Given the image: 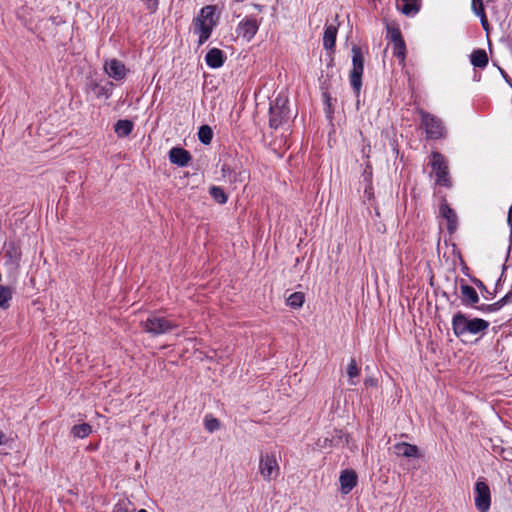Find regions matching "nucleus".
I'll use <instances>...</instances> for the list:
<instances>
[{"label":"nucleus","instance_id":"9","mask_svg":"<svg viewBox=\"0 0 512 512\" xmlns=\"http://www.w3.org/2000/svg\"><path fill=\"white\" fill-rule=\"evenodd\" d=\"M21 257L20 247L14 243H9L4 253L6 267L11 271H17L20 266Z\"/></svg>","mask_w":512,"mask_h":512},{"label":"nucleus","instance_id":"6","mask_svg":"<svg viewBox=\"0 0 512 512\" xmlns=\"http://www.w3.org/2000/svg\"><path fill=\"white\" fill-rule=\"evenodd\" d=\"M279 464L274 455L261 454L259 459V473L265 481H271L278 477Z\"/></svg>","mask_w":512,"mask_h":512},{"label":"nucleus","instance_id":"25","mask_svg":"<svg viewBox=\"0 0 512 512\" xmlns=\"http://www.w3.org/2000/svg\"><path fill=\"white\" fill-rule=\"evenodd\" d=\"M12 298V290L10 287L0 285V307L7 309L9 307V301Z\"/></svg>","mask_w":512,"mask_h":512},{"label":"nucleus","instance_id":"11","mask_svg":"<svg viewBox=\"0 0 512 512\" xmlns=\"http://www.w3.org/2000/svg\"><path fill=\"white\" fill-rule=\"evenodd\" d=\"M104 70L107 73V75L115 80H122L126 76L127 69L125 65L113 58L110 60H107L104 64Z\"/></svg>","mask_w":512,"mask_h":512},{"label":"nucleus","instance_id":"39","mask_svg":"<svg viewBox=\"0 0 512 512\" xmlns=\"http://www.w3.org/2000/svg\"><path fill=\"white\" fill-rule=\"evenodd\" d=\"M370 151H371V147H370V144L369 143H366L363 145L362 147V154L365 158H369L370 157Z\"/></svg>","mask_w":512,"mask_h":512},{"label":"nucleus","instance_id":"17","mask_svg":"<svg viewBox=\"0 0 512 512\" xmlns=\"http://www.w3.org/2000/svg\"><path fill=\"white\" fill-rule=\"evenodd\" d=\"M206 64L211 68H219L224 63V53L218 48L210 49L205 56Z\"/></svg>","mask_w":512,"mask_h":512},{"label":"nucleus","instance_id":"44","mask_svg":"<svg viewBox=\"0 0 512 512\" xmlns=\"http://www.w3.org/2000/svg\"><path fill=\"white\" fill-rule=\"evenodd\" d=\"M507 222H508V224L510 226L511 233H512V204H511V207H510L509 212H508Z\"/></svg>","mask_w":512,"mask_h":512},{"label":"nucleus","instance_id":"35","mask_svg":"<svg viewBox=\"0 0 512 512\" xmlns=\"http://www.w3.org/2000/svg\"><path fill=\"white\" fill-rule=\"evenodd\" d=\"M113 512H134V509L130 508L126 502H119L115 505Z\"/></svg>","mask_w":512,"mask_h":512},{"label":"nucleus","instance_id":"2","mask_svg":"<svg viewBox=\"0 0 512 512\" xmlns=\"http://www.w3.org/2000/svg\"><path fill=\"white\" fill-rule=\"evenodd\" d=\"M143 330L153 336L166 334L178 327L176 322L160 315H150L145 321L141 322Z\"/></svg>","mask_w":512,"mask_h":512},{"label":"nucleus","instance_id":"14","mask_svg":"<svg viewBox=\"0 0 512 512\" xmlns=\"http://www.w3.org/2000/svg\"><path fill=\"white\" fill-rule=\"evenodd\" d=\"M169 160L173 164L184 167L191 160V155L187 150L183 148L174 147L169 151Z\"/></svg>","mask_w":512,"mask_h":512},{"label":"nucleus","instance_id":"43","mask_svg":"<svg viewBox=\"0 0 512 512\" xmlns=\"http://www.w3.org/2000/svg\"><path fill=\"white\" fill-rule=\"evenodd\" d=\"M364 384L367 387L368 386H375L376 385V380L373 379V378H367V379H365Z\"/></svg>","mask_w":512,"mask_h":512},{"label":"nucleus","instance_id":"40","mask_svg":"<svg viewBox=\"0 0 512 512\" xmlns=\"http://www.w3.org/2000/svg\"><path fill=\"white\" fill-rule=\"evenodd\" d=\"M331 443V440H329L328 438H324L323 440L319 439L317 445L320 446L321 448H327L328 446L331 445Z\"/></svg>","mask_w":512,"mask_h":512},{"label":"nucleus","instance_id":"16","mask_svg":"<svg viewBox=\"0 0 512 512\" xmlns=\"http://www.w3.org/2000/svg\"><path fill=\"white\" fill-rule=\"evenodd\" d=\"M460 290L462 304L469 306L478 303L479 296L474 287L468 284H462Z\"/></svg>","mask_w":512,"mask_h":512},{"label":"nucleus","instance_id":"10","mask_svg":"<svg viewBox=\"0 0 512 512\" xmlns=\"http://www.w3.org/2000/svg\"><path fill=\"white\" fill-rule=\"evenodd\" d=\"M440 215L447 222V230L450 234H453L458 227V216L456 212L448 205L446 200H443L439 208Z\"/></svg>","mask_w":512,"mask_h":512},{"label":"nucleus","instance_id":"8","mask_svg":"<svg viewBox=\"0 0 512 512\" xmlns=\"http://www.w3.org/2000/svg\"><path fill=\"white\" fill-rule=\"evenodd\" d=\"M491 504L489 486L484 481L475 484V506L480 512H488Z\"/></svg>","mask_w":512,"mask_h":512},{"label":"nucleus","instance_id":"42","mask_svg":"<svg viewBox=\"0 0 512 512\" xmlns=\"http://www.w3.org/2000/svg\"><path fill=\"white\" fill-rule=\"evenodd\" d=\"M502 457H503L505 460L512 461V450H508L507 452H505V450H503V455H502Z\"/></svg>","mask_w":512,"mask_h":512},{"label":"nucleus","instance_id":"27","mask_svg":"<svg viewBox=\"0 0 512 512\" xmlns=\"http://www.w3.org/2000/svg\"><path fill=\"white\" fill-rule=\"evenodd\" d=\"M209 193L217 203L225 204L227 202V195L222 188L218 186H212L209 189Z\"/></svg>","mask_w":512,"mask_h":512},{"label":"nucleus","instance_id":"46","mask_svg":"<svg viewBox=\"0 0 512 512\" xmlns=\"http://www.w3.org/2000/svg\"><path fill=\"white\" fill-rule=\"evenodd\" d=\"M359 134H360V136H361L362 140H363V141H365V139H364V137H363V133H362V131H359Z\"/></svg>","mask_w":512,"mask_h":512},{"label":"nucleus","instance_id":"21","mask_svg":"<svg viewBox=\"0 0 512 512\" xmlns=\"http://www.w3.org/2000/svg\"><path fill=\"white\" fill-rule=\"evenodd\" d=\"M133 129V123L130 120H118L114 126L115 133L119 137L128 136Z\"/></svg>","mask_w":512,"mask_h":512},{"label":"nucleus","instance_id":"12","mask_svg":"<svg viewBox=\"0 0 512 512\" xmlns=\"http://www.w3.org/2000/svg\"><path fill=\"white\" fill-rule=\"evenodd\" d=\"M393 452L399 457L418 458L420 456L418 447L407 442L396 443L393 446Z\"/></svg>","mask_w":512,"mask_h":512},{"label":"nucleus","instance_id":"32","mask_svg":"<svg viewBox=\"0 0 512 512\" xmlns=\"http://www.w3.org/2000/svg\"><path fill=\"white\" fill-rule=\"evenodd\" d=\"M204 424H205V428L209 432H214L220 428L219 420L212 416H206Z\"/></svg>","mask_w":512,"mask_h":512},{"label":"nucleus","instance_id":"13","mask_svg":"<svg viewBox=\"0 0 512 512\" xmlns=\"http://www.w3.org/2000/svg\"><path fill=\"white\" fill-rule=\"evenodd\" d=\"M213 26V24L206 23L201 17L195 18L194 30L199 35V45H202L210 37Z\"/></svg>","mask_w":512,"mask_h":512},{"label":"nucleus","instance_id":"37","mask_svg":"<svg viewBox=\"0 0 512 512\" xmlns=\"http://www.w3.org/2000/svg\"><path fill=\"white\" fill-rule=\"evenodd\" d=\"M477 16L481 19V24L485 30H488L489 24L484 11V8H481L479 12H477Z\"/></svg>","mask_w":512,"mask_h":512},{"label":"nucleus","instance_id":"29","mask_svg":"<svg viewBox=\"0 0 512 512\" xmlns=\"http://www.w3.org/2000/svg\"><path fill=\"white\" fill-rule=\"evenodd\" d=\"M215 7L214 6H205L201 9L200 14L197 17H201L206 23H210L215 25L214 21Z\"/></svg>","mask_w":512,"mask_h":512},{"label":"nucleus","instance_id":"33","mask_svg":"<svg viewBox=\"0 0 512 512\" xmlns=\"http://www.w3.org/2000/svg\"><path fill=\"white\" fill-rule=\"evenodd\" d=\"M387 36L389 37L390 41L393 43H396L398 41L403 40L401 32L398 28L395 27H388L387 28Z\"/></svg>","mask_w":512,"mask_h":512},{"label":"nucleus","instance_id":"28","mask_svg":"<svg viewBox=\"0 0 512 512\" xmlns=\"http://www.w3.org/2000/svg\"><path fill=\"white\" fill-rule=\"evenodd\" d=\"M510 297H512V294H507L498 302L490 304V305H482V306L478 307V309H480L481 311H484V312L496 311L499 308H501L504 304H506L509 301Z\"/></svg>","mask_w":512,"mask_h":512},{"label":"nucleus","instance_id":"34","mask_svg":"<svg viewBox=\"0 0 512 512\" xmlns=\"http://www.w3.org/2000/svg\"><path fill=\"white\" fill-rule=\"evenodd\" d=\"M111 86L112 84L110 83L109 85H100L99 88L94 92L95 96L97 98H108L111 94Z\"/></svg>","mask_w":512,"mask_h":512},{"label":"nucleus","instance_id":"36","mask_svg":"<svg viewBox=\"0 0 512 512\" xmlns=\"http://www.w3.org/2000/svg\"><path fill=\"white\" fill-rule=\"evenodd\" d=\"M146 5V8L154 13L157 10L159 0H142Z\"/></svg>","mask_w":512,"mask_h":512},{"label":"nucleus","instance_id":"23","mask_svg":"<svg viewBox=\"0 0 512 512\" xmlns=\"http://www.w3.org/2000/svg\"><path fill=\"white\" fill-rule=\"evenodd\" d=\"M91 432H92V427L87 423L75 425L71 429L72 435L77 438H85Z\"/></svg>","mask_w":512,"mask_h":512},{"label":"nucleus","instance_id":"47","mask_svg":"<svg viewBox=\"0 0 512 512\" xmlns=\"http://www.w3.org/2000/svg\"><path fill=\"white\" fill-rule=\"evenodd\" d=\"M138 512H147L145 509H140Z\"/></svg>","mask_w":512,"mask_h":512},{"label":"nucleus","instance_id":"24","mask_svg":"<svg viewBox=\"0 0 512 512\" xmlns=\"http://www.w3.org/2000/svg\"><path fill=\"white\" fill-rule=\"evenodd\" d=\"M198 138L203 144H210L213 138V131L211 127L208 125H202L198 131Z\"/></svg>","mask_w":512,"mask_h":512},{"label":"nucleus","instance_id":"20","mask_svg":"<svg viewBox=\"0 0 512 512\" xmlns=\"http://www.w3.org/2000/svg\"><path fill=\"white\" fill-rule=\"evenodd\" d=\"M471 63L475 67L484 68L488 64V56L485 50L478 49L471 54Z\"/></svg>","mask_w":512,"mask_h":512},{"label":"nucleus","instance_id":"38","mask_svg":"<svg viewBox=\"0 0 512 512\" xmlns=\"http://www.w3.org/2000/svg\"><path fill=\"white\" fill-rule=\"evenodd\" d=\"M481 8H484L482 0H472V9L476 15H477V12H479Z\"/></svg>","mask_w":512,"mask_h":512},{"label":"nucleus","instance_id":"26","mask_svg":"<svg viewBox=\"0 0 512 512\" xmlns=\"http://www.w3.org/2000/svg\"><path fill=\"white\" fill-rule=\"evenodd\" d=\"M304 301L305 296L302 292H294L287 298V305L291 308H300Z\"/></svg>","mask_w":512,"mask_h":512},{"label":"nucleus","instance_id":"5","mask_svg":"<svg viewBox=\"0 0 512 512\" xmlns=\"http://www.w3.org/2000/svg\"><path fill=\"white\" fill-rule=\"evenodd\" d=\"M430 164L433 172L436 174V183L442 186H450V179L448 174V165L439 152L431 154Z\"/></svg>","mask_w":512,"mask_h":512},{"label":"nucleus","instance_id":"7","mask_svg":"<svg viewBox=\"0 0 512 512\" xmlns=\"http://www.w3.org/2000/svg\"><path fill=\"white\" fill-rule=\"evenodd\" d=\"M422 125L425 127V131L428 138L439 139L445 134V127L442 121L426 112H422Z\"/></svg>","mask_w":512,"mask_h":512},{"label":"nucleus","instance_id":"22","mask_svg":"<svg viewBox=\"0 0 512 512\" xmlns=\"http://www.w3.org/2000/svg\"><path fill=\"white\" fill-rule=\"evenodd\" d=\"M402 1L404 2V4L401 7H399V9L404 15L416 14L419 11L420 5L418 4V0Z\"/></svg>","mask_w":512,"mask_h":512},{"label":"nucleus","instance_id":"15","mask_svg":"<svg viewBox=\"0 0 512 512\" xmlns=\"http://www.w3.org/2000/svg\"><path fill=\"white\" fill-rule=\"evenodd\" d=\"M341 491L344 494L349 493L357 484V475L353 470H344L339 478Z\"/></svg>","mask_w":512,"mask_h":512},{"label":"nucleus","instance_id":"3","mask_svg":"<svg viewBox=\"0 0 512 512\" xmlns=\"http://www.w3.org/2000/svg\"><path fill=\"white\" fill-rule=\"evenodd\" d=\"M352 69L350 71L349 79L351 87L355 94L358 96L362 87V75L364 71V58L361 49L357 46L352 48Z\"/></svg>","mask_w":512,"mask_h":512},{"label":"nucleus","instance_id":"45","mask_svg":"<svg viewBox=\"0 0 512 512\" xmlns=\"http://www.w3.org/2000/svg\"><path fill=\"white\" fill-rule=\"evenodd\" d=\"M4 440H5V434L0 431V445L4 443Z\"/></svg>","mask_w":512,"mask_h":512},{"label":"nucleus","instance_id":"41","mask_svg":"<svg viewBox=\"0 0 512 512\" xmlns=\"http://www.w3.org/2000/svg\"><path fill=\"white\" fill-rule=\"evenodd\" d=\"M88 86H89V89H90L91 91H93V93H94V92L99 88L100 84H99V83H97L96 81H91V82L88 84Z\"/></svg>","mask_w":512,"mask_h":512},{"label":"nucleus","instance_id":"31","mask_svg":"<svg viewBox=\"0 0 512 512\" xmlns=\"http://www.w3.org/2000/svg\"><path fill=\"white\" fill-rule=\"evenodd\" d=\"M347 374L350 378L351 384L355 385L356 382L353 379L358 377L360 374V368L358 367L355 359H351V361L347 367Z\"/></svg>","mask_w":512,"mask_h":512},{"label":"nucleus","instance_id":"18","mask_svg":"<svg viewBox=\"0 0 512 512\" xmlns=\"http://www.w3.org/2000/svg\"><path fill=\"white\" fill-rule=\"evenodd\" d=\"M239 29L241 30L243 37L250 40L258 30L257 21L254 19H245L240 22Z\"/></svg>","mask_w":512,"mask_h":512},{"label":"nucleus","instance_id":"1","mask_svg":"<svg viewBox=\"0 0 512 512\" xmlns=\"http://www.w3.org/2000/svg\"><path fill=\"white\" fill-rule=\"evenodd\" d=\"M489 326L488 321L481 318H469L462 312H457L452 318L453 332L459 338L484 333Z\"/></svg>","mask_w":512,"mask_h":512},{"label":"nucleus","instance_id":"19","mask_svg":"<svg viewBox=\"0 0 512 512\" xmlns=\"http://www.w3.org/2000/svg\"><path fill=\"white\" fill-rule=\"evenodd\" d=\"M337 36V28L334 25L326 27L323 35V46L327 50H331L335 46Z\"/></svg>","mask_w":512,"mask_h":512},{"label":"nucleus","instance_id":"30","mask_svg":"<svg viewBox=\"0 0 512 512\" xmlns=\"http://www.w3.org/2000/svg\"><path fill=\"white\" fill-rule=\"evenodd\" d=\"M393 54L399 58L401 62H404L406 54V46L404 40L393 43Z\"/></svg>","mask_w":512,"mask_h":512},{"label":"nucleus","instance_id":"4","mask_svg":"<svg viewBox=\"0 0 512 512\" xmlns=\"http://www.w3.org/2000/svg\"><path fill=\"white\" fill-rule=\"evenodd\" d=\"M288 99L286 96L278 95L270 104L269 125L272 128H278L283 122L289 118V110L287 107Z\"/></svg>","mask_w":512,"mask_h":512}]
</instances>
